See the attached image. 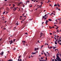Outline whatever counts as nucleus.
Listing matches in <instances>:
<instances>
[{
  "label": "nucleus",
  "mask_w": 61,
  "mask_h": 61,
  "mask_svg": "<svg viewBox=\"0 0 61 61\" xmlns=\"http://www.w3.org/2000/svg\"><path fill=\"white\" fill-rule=\"evenodd\" d=\"M59 56V54H58V53L56 55L57 58H56V59H58V60H60V57H59V56Z\"/></svg>",
  "instance_id": "nucleus-1"
},
{
  "label": "nucleus",
  "mask_w": 61,
  "mask_h": 61,
  "mask_svg": "<svg viewBox=\"0 0 61 61\" xmlns=\"http://www.w3.org/2000/svg\"><path fill=\"white\" fill-rule=\"evenodd\" d=\"M21 56H19L18 57L19 59H18V61H22V59H20L19 61V59L20 58V57Z\"/></svg>",
  "instance_id": "nucleus-2"
},
{
  "label": "nucleus",
  "mask_w": 61,
  "mask_h": 61,
  "mask_svg": "<svg viewBox=\"0 0 61 61\" xmlns=\"http://www.w3.org/2000/svg\"><path fill=\"white\" fill-rule=\"evenodd\" d=\"M49 22V21L48 20H46V25H47L48 24H47V23Z\"/></svg>",
  "instance_id": "nucleus-3"
},
{
  "label": "nucleus",
  "mask_w": 61,
  "mask_h": 61,
  "mask_svg": "<svg viewBox=\"0 0 61 61\" xmlns=\"http://www.w3.org/2000/svg\"><path fill=\"white\" fill-rule=\"evenodd\" d=\"M22 42L23 44V45H25V41H22Z\"/></svg>",
  "instance_id": "nucleus-4"
},
{
  "label": "nucleus",
  "mask_w": 61,
  "mask_h": 61,
  "mask_svg": "<svg viewBox=\"0 0 61 61\" xmlns=\"http://www.w3.org/2000/svg\"><path fill=\"white\" fill-rule=\"evenodd\" d=\"M9 42L10 44H12V43H13V41H12V40L10 41H9Z\"/></svg>",
  "instance_id": "nucleus-5"
},
{
  "label": "nucleus",
  "mask_w": 61,
  "mask_h": 61,
  "mask_svg": "<svg viewBox=\"0 0 61 61\" xmlns=\"http://www.w3.org/2000/svg\"><path fill=\"white\" fill-rule=\"evenodd\" d=\"M42 4H41V5H40L39 7L37 8H40L41 7H42Z\"/></svg>",
  "instance_id": "nucleus-6"
},
{
  "label": "nucleus",
  "mask_w": 61,
  "mask_h": 61,
  "mask_svg": "<svg viewBox=\"0 0 61 61\" xmlns=\"http://www.w3.org/2000/svg\"><path fill=\"white\" fill-rule=\"evenodd\" d=\"M55 45H57V41H55Z\"/></svg>",
  "instance_id": "nucleus-7"
},
{
  "label": "nucleus",
  "mask_w": 61,
  "mask_h": 61,
  "mask_svg": "<svg viewBox=\"0 0 61 61\" xmlns=\"http://www.w3.org/2000/svg\"><path fill=\"white\" fill-rule=\"evenodd\" d=\"M8 61H13V60L12 59H10Z\"/></svg>",
  "instance_id": "nucleus-8"
},
{
  "label": "nucleus",
  "mask_w": 61,
  "mask_h": 61,
  "mask_svg": "<svg viewBox=\"0 0 61 61\" xmlns=\"http://www.w3.org/2000/svg\"><path fill=\"white\" fill-rule=\"evenodd\" d=\"M48 20L49 21H52V20L50 19H48Z\"/></svg>",
  "instance_id": "nucleus-9"
},
{
  "label": "nucleus",
  "mask_w": 61,
  "mask_h": 61,
  "mask_svg": "<svg viewBox=\"0 0 61 61\" xmlns=\"http://www.w3.org/2000/svg\"><path fill=\"white\" fill-rule=\"evenodd\" d=\"M36 52L34 53L32 52V54H33V55H35V54H36Z\"/></svg>",
  "instance_id": "nucleus-10"
},
{
  "label": "nucleus",
  "mask_w": 61,
  "mask_h": 61,
  "mask_svg": "<svg viewBox=\"0 0 61 61\" xmlns=\"http://www.w3.org/2000/svg\"><path fill=\"white\" fill-rule=\"evenodd\" d=\"M49 28H50V29H52V28H53L51 26H49Z\"/></svg>",
  "instance_id": "nucleus-11"
},
{
  "label": "nucleus",
  "mask_w": 61,
  "mask_h": 61,
  "mask_svg": "<svg viewBox=\"0 0 61 61\" xmlns=\"http://www.w3.org/2000/svg\"><path fill=\"white\" fill-rule=\"evenodd\" d=\"M57 59L58 61H61V59L60 58V60H58V59Z\"/></svg>",
  "instance_id": "nucleus-12"
},
{
  "label": "nucleus",
  "mask_w": 61,
  "mask_h": 61,
  "mask_svg": "<svg viewBox=\"0 0 61 61\" xmlns=\"http://www.w3.org/2000/svg\"><path fill=\"white\" fill-rule=\"evenodd\" d=\"M3 54H4V52H1V54L2 55H3Z\"/></svg>",
  "instance_id": "nucleus-13"
},
{
  "label": "nucleus",
  "mask_w": 61,
  "mask_h": 61,
  "mask_svg": "<svg viewBox=\"0 0 61 61\" xmlns=\"http://www.w3.org/2000/svg\"><path fill=\"white\" fill-rule=\"evenodd\" d=\"M51 2V1H50V0H48V1L47 2V3H49V2Z\"/></svg>",
  "instance_id": "nucleus-14"
},
{
  "label": "nucleus",
  "mask_w": 61,
  "mask_h": 61,
  "mask_svg": "<svg viewBox=\"0 0 61 61\" xmlns=\"http://www.w3.org/2000/svg\"><path fill=\"white\" fill-rule=\"evenodd\" d=\"M57 5H58V7H59L60 6V5L59 4H57Z\"/></svg>",
  "instance_id": "nucleus-15"
},
{
  "label": "nucleus",
  "mask_w": 61,
  "mask_h": 61,
  "mask_svg": "<svg viewBox=\"0 0 61 61\" xmlns=\"http://www.w3.org/2000/svg\"><path fill=\"white\" fill-rule=\"evenodd\" d=\"M57 47H53V49H56V48Z\"/></svg>",
  "instance_id": "nucleus-16"
},
{
  "label": "nucleus",
  "mask_w": 61,
  "mask_h": 61,
  "mask_svg": "<svg viewBox=\"0 0 61 61\" xmlns=\"http://www.w3.org/2000/svg\"><path fill=\"white\" fill-rule=\"evenodd\" d=\"M56 27H57V28H56V29L57 30V29H58V28H59V27L56 26Z\"/></svg>",
  "instance_id": "nucleus-17"
},
{
  "label": "nucleus",
  "mask_w": 61,
  "mask_h": 61,
  "mask_svg": "<svg viewBox=\"0 0 61 61\" xmlns=\"http://www.w3.org/2000/svg\"><path fill=\"white\" fill-rule=\"evenodd\" d=\"M57 30L56 31L57 32H59V30Z\"/></svg>",
  "instance_id": "nucleus-18"
},
{
  "label": "nucleus",
  "mask_w": 61,
  "mask_h": 61,
  "mask_svg": "<svg viewBox=\"0 0 61 61\" xmlns=\"http://www.w3.org/2000/svg\"><path fill=\"white\" fill-rule=\"evenodd\" d=\"M58 38H57V40H56V42H57V41H58Z\"/></svg>",
  "instance_id": "nucleus-19"
},
{
  "label": "nucleus",
  "mask_w": 61,
  "mask_h": 61,
  "mask_svg": "<svg viewBox=\"0 0 61 61\" xmlns=\"http://www.w3.org/2000/svg\"><path fill=\"white\" fill-rule=\"evenodd\" d=\"M52 46L51 47H49V49H51V48H52Z\"/></svg>",
  "instance_id": "nucleus-20"
},
{
  "label": "nucleus",
  "mask_w": 61,
  "mask_h": 61,
  "mask_svg": "<svg viewBox=\"0 0 61 61\" xmlns=\"http://www.w3.org/2000/svg\"><path fill=\"white\" fill-rule=\"evenodd\" d=\"M57 5L56 4H55L54 5V6H57Z\"/></svg>",
  "instance_id": "nucleus-21"
},
{
  "label": "nucleus",
  "mask_w": 61,
  "mask_h": 61,
  "mask_svg": "<svg viewBox=\"0 0 61 61\" xmlns=\"http://www.w3.org/2000/svg\"><path fill=\"white\" fill-rule=\"evenodd\" d=\"M12 5H13V7H15V5H14V4H13Z\"/></svg>",
  "instance_id": "nucleus-22"
},
{
  "label": "nucleus",
  "mask_w": 61,
  "mask_h": 61,
  "mask_svg": "<svg viewBox=\"0 0 61 61\" xmlns=\"http://www.w3.org/2000/svg\"><path fill=\"white\" fill-rule=\"evenodd\" d=\"M47 18H46V17H45V18H44V20H46V19Z\"/></svg>",
  "instance_id": "nucleus-23"
},
{
  "label": "nucleus",
  "mask_w": 61,
  "mask_h": 61,
  "mask_svg": "<svg viewBox=\"0 0 61 61\" xmlns=\"http://www.w3.org/2000/svg\"><path fill=\"white\" fill-rule=\"evenodd\" d=\"M44 54L45 55V56H46V54H45V53H44Z\"/></svg>",
  "instance_id": "nucleus-24"
},
{
  "label": "nucleus",
  "mask_w": 61,
  "mask_h": 61,
  "mask_svg": "<svg viewBox=\"0 0 61 61\" xmlns=\"http://www.w3.org/2000/svg\"><path fill=\"white\" fill-rule=\"evenodd\" d=\"M39 49V48H36V50H38Z\"/></svg>",
  "instance_id": "nucleus-25"
},
{
  "label": "nucleus",
  "mask_w": 61,
  "mask_h": 61,
  "mask_svg": "<svg viewBox=\"0 0 61 61\" xmlns=\"http://www.w3.org/2000/svg\"><path fill=\"white\" fill-rule=\"evenodd\" d=\"M54 60L55 61H57V59H54Z\"/></svg>",
  "instance_id": "nucleus-26"
},
{
  "label": "nucleus",
  "mask_w": 61,
  "mask_h": 61,
  "mask_svg": "<svg viewBox=\"0 0 61 61\" xmlns=\"http://www.w3.org/2000/svg\"><path fill=\"white\" fill-rule=\"evenodd\" d=\"M53 33H56V32H55V31H53Z\"/></svg>",
  "instance_id": "nucleus-27"
},
{
  "label": "nucleus",
  "mask_w": 61,
  "mask_h": 61,
  "mask_svg": "<svg viewBox=\"0 0 61 61\" xmlns=\"http://www.w3.org/2000/svg\"><path fill=\"white\" fill-rule=\"evenodd\" d=\"M47 15V14H46L45 15H44V17H46V16Z\"/></svg>",
  "instance_id": "nucleus-28"
},
{
  "label": "nucleus",
  "mask_w": 61,
  "mask_h": 61,
  "mask_svg": "<svg viewBox=\"0 0 61 61\" xmlns=\"http://www.w3.org/2000/svg\"><path fill=\"white\" fill-rule=\"evenodd\" d=\"M41 4H43V2L42 1H41Z\"/></svg>",
  "instance_id": "nucleus-29"
},
{
  "label": "nucleus",
  "mask_w": 61,
  "mask_h": 61,
  "mask_svg": "<svg viewBox=\"0 0 61 61\" xmlns=\"http://www.w3.org/2000/svg\"><path fill=\"white\" fill-rule=\"evenodd\" d=\"M25 34H26V35H27V34H28V33H25Z\"/></svg>",
  "instance_id": "nucleus-30"
},
{
  "label": "nucleus",
  "mask_w": 61,
  "mask_h": 61,
  "mask_svg": "<svg viewBox=\"0 0 61 61\" xmlns=\"http://www.w3.org/2000/svg\"><path fill=\"white\" fill-rule=\"evenodd\" d=\"M29 0H28L27 1V3L28 2V3H29Z\"/></svg>",
  "instance_id": "nucleus-31"
},
{
  "label": "nucleus",
  "mask_w": 61,
  "mask_h": 61,
  "mask_svg": "<svg viewBox=\"0 0 61 61\" xmlns=\"http://www.w3.org/2000/svg\"><path fill=\"white\" fill-rule=\"evenodd\" d=\"M42 17L43 18H45V16H42Z\"/></svg>",
  "instance_id": "nucleus-32"
},
{
  "label": "nucleus",
  "mask_w": 61,
  "mask_h": 61,
  "mask_svg": "<svg viewBox=\"0 0 61 61\" xmlns=\"http://www.w3.org/2000/svg\"><path fill=\"white\" fill-rule=\"evenodd\" d=\"M46 60H47V57H46Z\"/></svg>",
  "instance_id": "nucleus-33"
},
{
  "label": "nucleus",
  "mask_w": 61,
  "mask_h": 61,
  "mask_svg": "<svg viewBox=\"0 0 61 61\" xmlns=\"http://www.w3.org/2000/svg\"><path fill=\"white\" fill-rule=\"evenodd\" d=\"M44 59V58L42 57H41V59Z\"/></svg>",
  "instance_id": "nucleus-34"
},
{
  "label": "nucleus",
  "mask_w": 61,
  "mask_h": 61,
  "mask_svg": "<svg viewBox=\"0 0 61 61\" xmlns=\"http://www.w3.org/2000/svg\"><path fill=\"white\" fill-rule=\"evenodd\" d=\"M50 35H52V33H50Z\"/></svg>",
  "instance_id": "nucleus-35"
},
{
  "label": "nucleus",
  "mask_w": 61,
  "mask_h": 61,
  "mask_svg": "<svg viewBox=\"0 0 61 61\" xmlns=\"http://www.w3.org/2000/svg\"><path fill=\"white\" fill-rule=\"evenodd\" d=\"M36 48H35V51H36Z\"/></svg>",
  "instance_id": "nucleus-36"
},
{
  "label": "nucleus",
  "mask_w": 61,
  "mask_h": 61,
  "mask_svg": "<svg viewBox=\"0 0 61 61\" xmlns=\"http://www.w3.org/2000/svg\"><path fill=\"white\" fill-rule=\"evenodd\" d=\"M57 38H58V37H59V36H57Z\"/></svg>",
  "instance_id": "nucleus-37"
},
{
  "label": "nucleus",
  "mask_w": 61,
  "mask_h": 61,
  "mask_svg": "<svg viewBox=\"0 0 61 61\" xmlns=\"http://www.w3.org/2000/svg\"><path fill=\"white\" fill-rule=\"evenodd\" d=\"M5 11H4V12H3V14H4L5 13Z\"/></svg>",
  "instance_id": "nucleus-38"
},
{
  "label": "nucleus",
  "mask_w": 61,
  "mask_h": 61,
  "mask_svg": "<svg viewBox=\"0 0 61 61\" xmlns=\"http://www.w3.org/2000/svg\"><path fill=\"white\" fill-rule=\"evenodd\" d=\"M9 40H10V37H9Z\"/></svg>",
  "instance_id": "nucleus-39"
},
{
  "label": "nucleus",
  "mask_w": 61,
  "mask_h": 61,
  "mask_svg": "<svg viewBox=\"0 0 61 61\" xmlns=\"http://www.w3.org/2000/svg\"><path fill=\"white\" fill-rule=\"evenodd\" d=\"M52 61H55V60H54V59H52Z\"/></svg>",
  "instance_id": "nucleus-40"
},
{
  "label": "nucleus",
  "mask_w": 61,
  "mask_h": 61,
  "mask_svg": "<svg viewBox=\"0 0 61 61\" xmlns=\"http://www.w3.org/2000/svg\"><path fill=\"white\" fill-rule=\"evenodd\" d=\"M16 25H17V26L18 25H19L18 23H16Z\"/></svg>",
  "instance_id": "nucleus-41"
},
{
  "label": "nucleus",
  "mask_w": 61,
  "mask_h": 61,
  "mask_svg": "<svg viewBox=\"0 0 61 61\" xmlns=\"http://www.w3.org/2000/svg\"><path fill=\"white\" fill-rule=\"evenodd\" d=\"M23 17V16H20V18H22V17Z\"/></svg>",
  "instance_id": "nucleus-42"
},
{
  "label": "nucleus",
  "mask_w": 61,
  "mask_h": 61,
  "mask_svg": "<svg viewBox=\"0 0 61 61\" xmlns=\"http://www.w3.org/2000/svg\"><path fill=\"white\" fill-rule=\"evenodd\" d=\"M22 2H20L19 3V5H20V4H21Z\"/></svg>",
  "instance_id": "nucleus-43"
},
{
  "label": "nucleus",
  "mask_w": 61,
  "mask_h": 61,
  "mask_svg": "<svg viewBox=\"0 0 61 61\" xmlns=\"http://www.w3.org/2000/svg\"><path fill=\"white\" fill-rule=\"evenodd\" d=\"M57 24V23H56V22H55L54 23V25H55V24Z\"/></svg>",
  "instance_id": "nucleus-44"
},
{
  "label": "nucleus",
  "mask_w": 61,
  "mask_h": 61,
  "mask_svg": "<svg viewBox=\"0 0 61 61\" xmlns=\"http://www.w3.org/2000/svg\"><path fill=\"white\" fill-rule=\"evenodd\" d=\"M48 54H47V55H50V53H48Z\"/></svg>",
  "instance_id": "nucleus-45"
},
{
  "label": "nucleus",
  "mask_w": 61,
  "mask_h": 61,
  "mask_svg": "<svg viewBox=\"0 0 61 61\" xmlns=\"http://www.w3.org/2000/svg\"><path fill=\"white\" fill-rule=\"evenodd\" d=\"M25 19H24L23 20H22V21H24V20H25Z\"/></svg>",
  "instance_id": "nucleus-46"
},
{
  "label": "nucleus",
  "mask_w": 61,
  "mask_h": 61,
  "mask_svg": "<svg viewBox=\"0 0 61 61\" xmlns=\"http://www.w3.org/2000/svg\"><path fill=\"white\" fill-rule=\"evenodd\" d=\"M39 41V40H38L37 41V42H38L39 43H40V42Z\"/></svg>",
  "instance_id": "nucleus-47"
},
{
  "label": "nucleus",
  "mask_w": 61,
  "mask_h": 61,
  "mask_svg": "<svg viewBox=\"0 0 61 61\" xmlns=\"http://www.w3.org/2000/svg\"><path fill=\"white\" fill-rule=\"evenodd\" d=\"M41 35H42V34H43V33H41Z\"/></svg>",
  "instance_id": "nucleus-48"
},
{
  "label": "nucleus",
  "mask_w": 61,
  "mask_h": 61,
  "mask_svg": "<svg viewBox=\"0 0 61 61\" xmlns=\"http://www.w3.org/2000/svg\"><path fill=\"white\" fill-rule=\"evenodd\" d=\"M23 7H25V5H24L23 6Z\"/></svg>",
  "instance_id": "nucleus-49"
},
{
  "label": "nucleus",
  "mask_w": 61,
  "mask_h": 61,
  "mask_svg": "<svg viewBox=\"0 0 61 61\" xmlns=\"http://www.w3.org/2000/svg\"><path fill=\"white\" fill-rule=\"evenodd\" d=\"M43 46H44L43 45L41 46V48H42V47H43Z\"/></svg>",
  "instance_id": "nucleus-50"
},
{
  "label": "nucleus",
  "mask_w": 61,
  "mask_h": 61,
  "mask_svg": "<svg viewBox=\"0 0 61 61\" xmlns=\"http://www.w3.org/2000/svg\"><path fill=\"white\" fill-rule=\"evenodd\" d=\"M16 49L15 48H14V49H13V50H15Z\"/></svg>",
  "instance_id": "nucleus-51"
},
{
  "label": "nucleus",
  "mask_w": 61,
  "mask_h": 61,
  "mask_svg": "<svg viewBox=\"0 0 61 61\" xmlns=\"http://www.w3.org/2000/svg\"><path fill=\"white\" fill-rule=\"evenodd\" d=\"M53 57L54 58V59L55 58V56H54Z\"/></svg>",
  "instance_id": "nucleus-52"
},
{
  "label": "nucleus",
  "mask_w": 61,
  "mask_h": 61,
  "mask_svg": "<svg viewBox=\"0 0 61 61\" xmlns=\"http://www.w3.org/2000/svg\"><path fill=\"white\" fill-rule=\"evenodd\" d=\"M52 28H55V27H54V26H53L52 27Z\"/></svg>",
  "instance_id": "nucleus-53"
},
{
  "label": "nucleus",
  "mask_w": 61,
  "mask_h": 61,
  "mask_svg": "<svg viewBox=\"0 0 61 61\" xmlns=\"http://www.w3.org/2000/svg\"><path fill=\"white\" fill-rule=\"evenodd\" d=\"M30 7H32V5H30Z\"/></svg>",
  "instance_id": "nucleus-54"
},
{
  "label": "nucleus",
  "mask_w": 61,
  "mask_h": 61,
  "mask_svg": "<svg viewBox=\"0 0 61 61\" xmlns=\"http://www.w3.org/2000/svg\"><path fill=\"white\" fill-rule=\"evenodd\" d=\"M54 26H56V25H55V24H54Z\"/></svg>",
  "instance_id": "nucleus-55"
},
{
  "label": "nucleus",
  "mask_w": 61,
  "mask_h": 61,
  "mask_svg": "<svg viewBox=\"0 0 61 61\" xmlns=\"http://www.w3.org/2000/svg\"><path fill=\"white\" fill-rule=\"evenodd\" d=\"M32 19H33V18H32V19H30V20H32Z\"/></svg>",
  "instance_id": "nucleus-56"
},
{
  "label": "nucleus",
  "mask_w": 61,
  "mask_h": 61,
  "mask_svg": "<svg viewBox=\"0 0 61 61\" xmlns=\"http://www.w3.org/2000/svg\"><path fill=\"white\" fill-rule=\"evenodd\" d=\"M59 56H61V54H59Z\"/></svg>",
  "instance_id": "nucleus-57"
},
{
  "label": "nucleus",
  "mask_w": 61,
  "mask_h": 61,
  "mask_svg": "<svg viewBox=\"0 0 61 61\" xmlns=\"http://www.w3.org/2000/svg\"><path fill=\"white\" fill-rule=\"evenodd\" d=\"M15 39H14V40H13V41H15Z\"/></svg>",
  "instance_id": "nucleus-58"
},
{
  "label": "nucleus",
  "mask_w": 61,
  "mask_h": 61,
  "mask_svg": "<svg viewBox=\"0 0 61 61\" xmlns=\"http://www.w3.org/2000/svg\"><path fill=\"white\" fill-rule=\"evenodd\" d=\"M21 10L22 11H23V8H22Z\"/></svg>",
  "instance_id": "nucleus-59"
},
{
  "label": "nucleus",
  "mask_w": 61,
  "mask_h": 61,
  "mask_svg": "<svg viewBox=\"0 0 61 61\" xmlns=\"http://www.w3.org/2000/svg\"><path fill=\"white\" fill-rule=\"evenodd\" d=\"M39 61H43L42 60H39Z\"/></svg>",
  "instance_id": "nucleus-60"
},
{
  "label": "nucleus",
  "mask_w": 61,
  "mask_h": 61,
  "mask_svg": "<svg viewBox=\"0 0 61 61\" xmlns=\"http://www.w3.org/2000/svg\"><path fill=\"white\" fill-rule=\"evenodd\" d=\"M59 32H61V30H59Z\"/></svg>",
  "instance_id": "nucleus-61"
},
{
  "label": "nucleus",
  "mask_w": 61,
  "mask_h": 61,
  "mask_svg": "<svg viewBox=\"0 0 61 61\" xmlns=\"http://www.w3.org/2000/svg\"><path fill=\"white\" fill-rule=\"evenodd\" d=\"M59 39H61V37H60V38H59Z\"/></svg>",
  "instance_id": "nucleus-62"
},
{
  "label": "nucleus",
  "mask_w": 61,
  "mask_h": 61,
  "mask_svg": "<svg viewBox=\"0 0 61 61\" xmlns=\"http://www.w3.org/2000/svg\"><path fill=\"white\" fill-rule=\"evenodd\" d=\"M24 13H23V15H23V16H24Z\"/></svg>",
  "instance_id": "nucleus-63"
},
{
  "label": "nucleus",
  "mask_w": 61,
  "mask_h": 61,
  "mask_svg": "<svg viewBox=\"0 0 61 61\" xmlns=\"http://www.w3.org/2000/svg\"><path fill=\"white\" fill-rule=\"evenodd\" d=\"M14 9H16V8H14Z\"/></svg>",
  "instance_id": "nucleus-64"
}]
</instances>
